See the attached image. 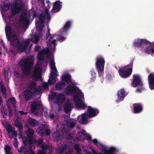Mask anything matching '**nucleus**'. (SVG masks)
Returning a JSON list of instances; mask_svg holds the SVG:
<instances>
[{
    "mask_svg": "<svg viewBox=\"0 0 154 154\" xmlns=\"http://www.w3.org/2000/svg\"><path fill=\"white\" fill-rule=\"evenodd\" d=\"M134 45L135 47L143 48L146 46L145 52L147 54H154V42L151 43L146 39H138L135 41Z\"/></svg>",
    "mask_w": 154,
    "mask_h": 154,
    "instance_id": "f257e3e1",
    "label": "nucleus"
},
{
    "mask_svg": "<svg viewBox=\"0 0 154 154\" xmlns=\"http://www.w3.org/2000/svg\"><path fill=\"white\" fill-rule=\"evenodd\" d=\"M10 42L11 46L16 47L17 50L21 53L27 51V47L30 43V41L28 39L26 40L20 41L17 36Z\"/></svg>",
    "mask_w": 154,
    "mask_h": 154,
    "instance_id": "f03ea898",
    "label": "nucleus"
},
{
    "mask_svg": "<svg viewBox=\"0 0 154 154\" xmlns=\"http://www.w3.org/2000/svg\"><path fill=\"white\" fill-rule=\"evenodd\" d=\"M33 63V60L31 59H26L21 60L20 64L24 74L26 75H29L32 68Z\"/></svg>",
    "mask_w": 154,
    "mask_h": 154,
    "instance_id": "7ed1b4c3",
    "label": "nucleus"
},
{
    "mask_svg": "<svg viewBox=\"0 0 154 154\" xmlns=\"http://www.w3.org/2000/svg\"><path fill=\"white\" fill-rule=\"evenodd\" d=\"M133 63L134 60H132L130 64L119 69V73L122 77L125 78L130 76L132 72Z\"/></svg>",
    "mask_w": 154,
    "mask_h": 154,
    "instance_id": "20e7f679",
    "label": "nucleus"
},
{
    "mask_svg": "<svg viewBox=\"0 0 154 154\" xmlns=\"http://www.w3.org/2000/svg\"><path fill=\"white\" fill-rule=\"evenodd\" d=\"M96 60V68L98 74V76L100 77L104 74L105 61L104 58L102 56L97 57Z\"/></svg>",
    "mask_w": 154,
    "mask_h": 154,
    "instance_id": "39448f33",
    "label": "nucleus"
},
{
    "mask_svg": "<svg viewBox=\"0 0 154 154\" xmlns=\"http://www.w3.org/2000/svg\"><path fill=\"white\" fill-rule=\"evenodd\" d=\"M25 133L26 137L23 136L22 138L23 143L25 147H26L27 146L28 144L32 145L34 131L32 129L29 128L25 131Z\"/></svg>",
    "mask_w": 154,
    "mask_h": 154,
    "instance_id": "423d86ee",
    "label": "nucleus"
},
{
    "mask_svg": "<svg viewBox=\"0 0 154 154\" xmlns=\"http://www.w3.org/2000/svg\"><path fill=\"white\" fill-rule=\"evenodd\" d=\"M42 71V65L39 63H37L34 67L32 78L35 81L41 79Z\"/></svg>",
    "mask_w": 154,
    "mask_h": 154,
    "instance_id": "0eeeda50",
    "label": "nucleus"
},
{
    "mask_svg": "<svg viewBox=\"0 0 154 154\" xmlns=\"http://www.w3.org/2000/svg\"><path fill=\"white\" fill-rule=\"evenodd\" d=\"M23 7L22 2L20 0L15 1L13 5L11 11V14L14 16L19 14L21 11Z\"/></svg>",
    "mask_w": 154,
    "mask_h": 154,
    "instance_id": "6e6552de",
    "label": "nucleus"
},
{
    "mask_svg": "<svg viewBox=\"0 0 154 154\" xmlns=\"http://www.w3.org/2000/svg\"><path fill=\"white\" fill-rule=\"evenodd\" d=\"M37 133L41 136H48L50 134L51 131L48 125H42L38 129Z\"/></svg>",
    "mask_w": 154,
    "mask_h": 154,
    "instance_id": "1a4fd4ad",
    "label": "nucleus"
},
{
    "mask_svg": "<svg viewBox=\"0 0 154 154\" xmlns=\"http://www.w3.org/2000/svg\"><path fill=\"white\" fill-rule=\"evenodd\" d=\"M132 79L131 84L133 87H136L137 86L142 87L143 86V83L139 75L137 74L134 75L133 76Z\"/></svg>",
    "mask_w": 154,
    "mask_h": 154,
    "instance_id": "9d476101",
    "label": "nucleus"
},
{
    "mask_svg": "<svg viewBox=\"0 0 154 154\" xmlns=\"http://www.w3.org/2000/svg\"><path fill=\"white\" fill-rule=\"evenodd\" d=\"M78 88L74 85H70L67 86L64 89L66 94L68 95H72L76 93Z\"/></svg>",
    "mask_w": 154,
    "mask_h": 154,
    "instance_id": "9b49d317",
    "label": "nucleus"
},
{
    "mask_svg": "<svg viewBox=\"0 0 154 154\" xmlns=\"http://www.w3.org/2000/svg\"><path fill=\"white\" fill-rule=\"evenodd\" d=\"M85 112L88 114L89 118L96 116L99 113V110L96 108H93L91 106H88L87 110Z\"/></svg>",
    "mask_w": 154,
    "mask_h": 154,
    "instance_id": "f8f14e48",
    "label": "nucleus"
},
{
    "mask_svg": "<svg viewBox=\"0 0 154 154\" xmlns=\"http://www.w3.org/2000/svg\"><path fill=\"white\" fill-rule=\"evenodd\" d=\"M5 33L8 40L10 42L17 36L15 33L12 34L11 29L9 26L6 28Z\"/></svg>",
    "mask_w": 154,
    "mask_h": 154,
    "instance_id": "ddd939ff",
    "label": "nucleus"
},
{
    "mask_svg": "<svg viewBox=\"0 0 154 154\" xmlns=\"http://www.w3.org/2000/svg\"><path fill=\"white\" fill-rule=\"evenodd\" d=\"M149 87L151 90H154V73H150L148 77Z\"/></svg>",
    "mask_w": 154,
    "mask_h": 154,
    "instance_id": "4468645a",
    "label": "nucleus"
},
{
    "mask_svg": "<svg viewBox=\"0 0 154 154\" xmlns=\"http://www.w3.org/2000/svg\"><path fill=\"white\" fill-rule=\"evenodd\" d=\"M40 105V103L38 101H35L33 102L30 106L32 112L34 113L36 110H38Z\"/></svg>",
    "mask_w": 154,
    "mask_h": 154,
    "instance_id": "2eb2a0df",
    "label": "nucleus"
},
{
    "mask_svg": "<svg viewBox=\"0 0 154 154\" xmlns=\"http://www.w3.org/2000/svg\"><path fill=\"white\" fill-rule=\"evenodd\" d=\"M57 72L53 71L51 72L50 78L48 80L49 84L50 85L53 84L56 82L57 80L56 78L58 75L57 74Z\"/></svg>",
    "mask_w": 154,
    "mask_h": 154,
    "instance_id": "dca6fc26",
    "label": "nucleus"
},
{
    "mask_svg": "<svg viewBox=\"0 0 154 154\" xmlns=\"http://www.w3.org/2000/svg\"><path fill=\"white\" fill-rule=\"evenodd\" d=\"M73 105L72 103L69 101H66L64 105V110L66 113L70 112L72 108Z\"/></svg>",
    "mask_w": 154,
    "mask_h": 154,
    "instance_id": "f3484780",
    "label": "nucleus"
},
{
    "mask_svg": "<svg viewBox=\"0 0 154 154\" xmlns=\"http://www.w3.org/2000/svg\"><path fill=\"white\" fill-rule=\"evenodd\" d=\"M33 94L32 92L27 89L23 91V95L25 100L28 101L31 99Z\"/></svg>",
    "mask_w": 154,
    "mask_h": 154,
    "instance_id": "a211bd4d",
    "label": "nucleus"
},
{
    "mask_svg": "<svg viewBox=\"0 0 154 154\" xmlns=\"http://www.w3.org/2000/svg\"><path fill=\"white\" fill-rule=\"evenodd\" d=\"M133 112L137 114L141 112L143 110L142 105L140 103H134L133 104Z\"/></svg>",
    "mask_w": 154,
    "mask_h": 154,
    "instance_id": "6ab92c4d",
    "label": "nucleus"
},
{
    "mask_svg": "<svg viewBox=\"0 0 154 154\" xmlns=\"http://www.w3.org/2000/svg\"><path fill=\"white\" fill-rule=\"evenodd\" d=\"M61 2L60 1H56L54 4L52 10V12L53 13H56L59 11L61 8V5L60 4Z\"/></svg>",
    "mask_w": 154,
    "mask_h": 154,
    "instance_id": "aec40b11",
    "label": "nucleus"
},
{
    "mask_svg": "<svg viewBox=\"0 0 154 154\" xmlns=\"http://www.w3.org/2000/svg\"><path fill=\"white\" fill-rule=\"evenodd\" d=\"M30 17L29 15H28L26 13H23L20 17V22H25L26 23H28L29 22V20L28 18Z\"/></svg>",
    "mask_w": 154,
    "mask_h": 154,
    "instance_id": "412c9836",
    "label": "nucleus"
},
{
    "mask_svg": "<svg viewBox=\"0 0 154 154\" xmlns=\"http://www.w3.org/2000/svg\"><path fill=\"white\" fill-rule=\"evenodd\" d=\"M28 86L29 90L30 91L34 90L35 92L38 91L37 86L35 82L31 81L29 83Z\"/></svg>",
    "mask_w": 154,
    "mask_h": 154,
    "instance_id": "4be33fe9",
    "label": "nucleus"
},
{
    "mask_svg": "<svg viewBox=\"0 0 154 154\" xmlns=\"http://www.w3.org/2000/svg\"><path fill=\"white\" fill-rule=\"evenodd\" d=\"M117 94L119 100L120 101L123 100L124 98L126 96L125 95V91L124 89L122 88L118 92Z\"/></svg>",
    "mask_w": 154,
    "mask_h": 154,
    "instance_id": "5701e85b",
    "label": "nucleus"
},
{
    "mask_svg": "<svg viewBox=\"0 0 154 154\" xmlns=\"http://www.w3.org/2000/svg\"><path fill=\"white\" fill-rule=\"evenodd\" d=\"M89 117L88 114L86 112H84L82 115L80 122L82 124H86L88 122V118Z\"/></svg>",
    "mask_w": 154,
    "mask_h": 154,
    "instance_id": "b1692460",
    "label": "nucleus"
},
{
    "mask_svg": "<svg viewBox=\"0 0 154 154\" xmlns=\"http://www.w3.org/2000/svg\"><path fill=\"white\" fill-rule=\"evenodd\" d=\"M35 24L37 29L38 31V34L40 36L42 37L43 35L42 34V29L44 26L43 25H42L41 23H40L36 22Z\"/></svg>",
    "mask_w": 154,
    "mask_h": 154,
    "instance_id": "393cba45",
    "label": "nucleus"
},
{
    "mask_svg": "<svg viewBox=\"0 0 154 154\" xmlns=\"http://www.w3.org/2000/svg\"><path fill=\"white\" fill-rule=\"evenodd\" d=\"M82 98H84V94L81 92V93L75 95L73 97V100L75 103V101L80 102L82 101Z\"/></svg>",
    "mask_w": 154,
    "mask_h": 154,
    "instance_id": "a878e982",
    "label": "nucleus"
},
{
    "mask_svg": "<svg viewBox=\"0 0 154 154\" xmlns=\"http://www.w3.org/2000/svg\"><path fill=\"white\" fill-rule=\"evenodd\" d=\"M75 105L77 108L83 109H85L87 106L85 103H83L82 101L80 102L75 101Z\"/></svg>",
    "mask_w": 154,
    "mask_h": 154,
    "instance_id": "bb28decb",
    "label": "nucleus"
},
{
    "mask_svg": "<svg viewBox=\"0 0 154 154\" xmlns=\"http://www.w3.org/2000/svg\"><path fill=\"white\" fill-rule=\"evenodd\" d=\"M65 97L63 94L60 93L57 95V100L58 102L62 103L65 101Z\"/></svg>",
    "mask_w": 154,
    "mask_h": 154,
    "instance_id": "cd10ccee",
    "label": "nucleus"
},
{
    "mask_svg": "<svg viewBox=\"0 0 154 154\" xmlns=\"http://www.w3.org/2000/svg\"><path fill=\"white\" fill-rule=\"evenodd\" d=\"M65 85L66 84L64 82H58L56 84L55 88L56 90H60L64 88Z\"/></svg>",
    "mask_w": 154,
    "mask_h": 154,
    "instance_id": "c85d7f7f",
    "label": "nucleus"
},
{
    "mask_svg": "<svg viewBox=\"0 0 154 154\" xmlns=\"http://www.w3.org/2000/svg\"><path fill=\"white\" fill-rule=\"evenodd\" d=\"M10 4L9 1L6 0L4 2L3 5L2 7V10L5 11H8L10 7Z\"/></svg>",
    "mask_w": 154,
    "mask_h": 154,
    "instance_id": "c756f323",
    "label": "nucleus"
},
{
    "mask_svg": "<svg viewBox=\"0 0 154 154\" xmlns=\"http://www.w3.org/2000/svg\"><path fill=\"white\" fill-rule=\"evenodd\" d=\"M28 122L29 124L32 127L37 126L38 125V123L37 121L32 119H29Z\"/></svg>",
    "mask_w": 154,
    "mask_h": 154,
    "instance_id": "7c9ffc66",
    "label": "nucleus"
},
{
    "mask_svg": "<svg viewBox=\"0 0 154 154\" xmlns=\"http://www.w3.org/2000/svg\"><path fill=\"white\" fill-rule=\"evenodd\" d=\"M46 15L44 13H41L40 14L39 17V21L37 23H41L43 24L45 22V19Z\"/></svg>",
    "mask_w": 154,
    "mask_h": 154,
    "instance_id": "2f4dec72",
    "label": "nucleus"
},
{
    "mask_svg": "<svg viewBox=\"0 0 154 154\" xmlns=\"http://www.w3.org/2000/svg\"><path fill=\"white\" fill-rule=\"evenodd\" d=\"M71 76L69 74L64 75L62 77V80L66 83H69L71 82Z\"/></svg>",
    "mask_w": 154,
    "mask_h": 154,
    "instance_id": "473e14b6",
    "label": "nucleus"
},
{
    "mask_svg": "<svg viewBox=\"0 0 154 154\" xmlns=\"http://www.w3.org/2000/svg\"><path fill=\"white\" fill-rule=\"evenodd\" d=\"M66 125L67 126L72 129L73 128L75 125V124L73 121L67 120L66 121Z\"/></svg>",
    "mask_w": 154,
    "mask_h": 154,
    "instance_id": "72a5a7b5",
    "label": "nucleus"
},
{
    "mask_svg": "<svg viewBox=\"0 0 154 154\" xmlns=\"http://www.w3.org/2000/svg\"><path fill=\"white\" fill-rule=\"evenodd\" d=\"M71 26V22L70 21H68L65 23L63 29L60 30L61 32H62V31L64 30L65 31H67L68 29H69Z\"/></svg>",
    "mask_w": 154,
    "mask_h": 154,
    "instance_id": "f704fd0d",
    "label": "nucleus"
},
{
    "mask_svg": "<svg viewBox=\"0 0 154 154\" xmlns=\"http://www.w3.org/2000/svg\"><path fill=\"white\" fill-rule=\"evenodd\" d=\"M14 125L16 127H17L20 130H22L23 128V127L21 122L18 119H17L15 120Z\"/></svg>",
    "mask_w": 154,
    "mask_h": 154,
    "instance_id": "c9c22d12",
    "label": "nucleus"
},
{
    "mask_svg": "<svg viewBox=\"0 0 154 154\" xmlns=\"http://www.w3.org/2000/svg\"><path fill=\"white\" fill-rule=\"evenodd\" d=\"M50 66L52 70L55 72H57L54 60L51 59L50 62Z\"/></svg>",
    "mask_w": 154,
    "mask_h": 154,
    "instance_id": "e433bc0d",
    "label": "nucleus"
},
{
    "mask_svg": "<svg viewBox=\"0 0 154 154\" xmlns=\"http://www.w3.org/2000/svg\"><path fill=\"white\" fill-rule=\"evenodd\" d=\"M39 36L37 35H34L30 39H29L30 41H31L32 42L35 44H37L38 42L39 41Z\"/></svg>",
    "mask_w": 154,
    "mask_h": 154,
    "instance_id": "4c0bfd02",
    "label": "nucleus"
},
{
    "mask_svg": "<svg viewBox=\"0 0 154 154\" xmlns=\"http://www.w3.org/2000/svg\"><path fill=\"white\" fill-rule=\"evenodd\" d=\"M32 141V144L36 143L38 146H40L43 142V139L42 138L39 139L38 140H33Z\"/></svg>",
    "mask_w": 154,
    "mask_h": 154,
    "instance_id": "58836bf2",
    "label": "nucleus"
},
{
    "mask_svg": "<svg viewBox=\"0 0 154 154\" xmlns=\"http://www.w3.org/2000/svg\"><path fill=\"white\" fill-rule=\"evenodd\" d=\"M91 82H94L96 79V73L95 72L94 69L91 71Z\"/></svg>",
    "mask_w": 154,
    "mask_h": 154,
    "instance_id": "ea45409f",
    "label": "nucleus"
},
{
    "mask_svg": "<svg viewBox=\"0 0 154 154\" xmlns=\"http://www.w3.org/2000/svg\"><path fill=\"white\" fill-rule=\"evenodd\" d=\"M60 132L59 131H56L54 133V135L55 137V139L58 141L61 139V135Z\"/></svg>",
    "mask_w": 154,
    "mask_h": 154,
    "instance_id": "a19ab883",
    "label": "nucleus"
},
{
    "mask_svg": "<svg viewBox=\"0 0 154 154\" xmlns=\"http://www.w3.org/2000/svg\"><path fill=\"white\" fill-rule=\"evenodd\" d=\"M38 60L43 61L44 60V53L42 51H39L38 53Z\"/></svg>",
    "mask_w": 154,
    "mask_h": 154,
    "instance_id": "79ce46f5",
    "label": "nucleus"
},
{
    "mask_svg": "<svg viewBox=\"0 0 154 154\" xmlns=\"http://www.w3.org/2000/svg\"><path fill=\"white\" fill-rule=\"evenodd\" d=\"M1 113L3 118H5L7 115V112L4 106H2Z\"/></svg>",
    "mask_w": 154,
    "mask_h": 154,
    "instance_id": "37998d69",
    "label": "nucleus"
},
{
    "mask_svg": "<svg viewBox=\"0 0 154 154\" xmlns=\"http://www.w3.org/2000/svg\"><path fill=\"white\" fill-rule=\"evenodd\" d=\"M5 153L11 152V147L8 145H5L4 148Z\"/></svg>",
    "mask_w": 154,
    "mask_h": 154,
    "instance_id": "c03bdc74",
    "label": "nucleus"
},
{
    "mask_svg": "<svg viewBox=\"0 0 154 154\" xmlns=\"http://www.w3.org/2000/svg\"><path fill=\"white\" fill-rule=\"evenodd\" d=\"M10 102L12 104H15L16 103V99L14 97L10 98L8 100L7 103Z\"/></svg>",
    "mask_w": 154,
    "mask_h": 154,
    "instance_id": "a18cd8bd",
    "label": "nucleus"
},
{
    "mask_svg": "<svg viewBox=\"0 0 154 154\" xmlns=\"http://www.w3.org/2000/svg\"><path fill=\"white\" fill-rule=\"evenodd\" d=\"M6 129L8 134L11 133L12 131H13L12 127L10 125L7 126V127L6 128Z\"/></svg>",
    "mask_w": 154,
    "mask_h": 154,
    "instance_id": "49530a36",
    "label": "nucleus"
},
{
    "mask_svg": "<svg viewBox=\"0 0 154 154\" xmlns=\"http://www.w3.org/2000/svg\"><path fill=\"white\" fill-rule=\"evenodd\" d=\"M74 148L78 152H80L81 151V149L80 148L79 145L78 144H75Z\"/></svg>",
    "mask_w": 154,
    "mask_h": 154,
    "instance_id": "de8ad7c7",
    "label": "nucleus"
},
{
    "mask_svg": "<svg viewBox=\"0 0 154 154\" xmlns=\"http://www.w3.org/2000/svg\"><path fill=\"white\" fill-rule=\"evenodd\" d=\"M0 90L1 92L2 93V94L6 95V92L5 86H2L1 87Z\"/></svg>",
    "mask_w": 154,
    "mask_h": 154,
    "instance_id": "09e8293b",
    "label": "nucleus"
},
{
    "mask_svg": "<svg viewBox=\"0 0 154 154\" xmlns=\"http://www.w3.org/2000/svg\"><path fill=\"white\" fill-rule=\"evenodd\" d=\"M86 138L87 140L89 141V143H91V142H92L91 136L89 134H86Z\"/></svg>",
    "mask_w": 154,
    "mask_h": 154,
    "instance_id": "8fccbe9b",
    "label": "nucleus"
},
{
    "mask_svg": "<svg viewBox=\"0 0 154 154\" xmlns=\"http://www.w3.org/2000/svg\"><path fill=\"white\" fill-rule=\"evenodd\" d=\"M45 14H46L47 19L49 20L51 19V17L50 13L48 10H46Z\"/></svg>",
    "mask_w": 154,
    "mask_h": 154,
    "instance_id": "3c124183",
    "label": "nucleus"
},
{
    "mask_svg": "<svg viewBox=\"0 0 154 154\" xmlns=\"http://www.w3.org/2000/svg\"><path fill=\"white\" fill-rule=\"evenodd\" d=\"M29 149L27 150V152L31 154H34V152L32 150V145H29Z\"/></svg>",
    "mask_w": 154,
    "mask_h": 154,
    "instance_id": "603ef678",
    "label": "nucleus"
},
{
    "mask_svg": "<svg viewBox=\"0 0 154 154\" xmlns=\"http://www.w3.org/2000/svg\"><path fill=\"white\" fill-rule=\"evenodd\" d=\"M67 146L66 145H64L63 148H61L60 149V153H63L66 149Z\"/></svg>",
    "mask_w": 154,
    "mask_h": 154,
    "instance_id": "864d4df0",
    "label": "nucleus"
},
{
    "mask_svg": "<svg viewBox=\"0 0 154 154\" xmlns=\"http://www.w3.org/2000/svg\"><path fill=\"white\" fill-rule=\"evenodd\" d=\"M42 86L45 90H47L49 88L48 84L47 82H44L42 84Z\"/></svg>",
    "mask_w": 154,
    "mask_h": 154,
    "instance_id": "5fc2aeb1",
    "label": "nucleus"
},
{
    "mask_svg": "<svg viewBox=\"0 0 154 154\" xmlns=\"http://www.w3.org/2000/svg\"><path fill=\"white\" fill-rule=\"evenodd\" d=\"M57 40L59 41H63L65 40L66 38L63 36H59L57 38Z\"/></svg>",
    "mask_w": 154,
    "mask_h": 154,
    "instance_id": "6e6d98bb",
    "label": "nucleus"
},
{
    "mask_svg": "<svg viewBox=\"0 0 154 154\" xmlns=\"http://www.w3.org/2000/svg\"><path fill=\"white\" fill-rule=\"evenodd\" d=\"M11 133L12 134V135L9 136L10 138H12L13 137V135L15 137H16L17 135V132L14 131L13 130V131H12Z\"/></svg>",
    "mask_w": 154,
    "mask_h": 154,
    "instance_id": "4d7b16f0",
    "label": "nucleus"
},
{
    "mask_svg": "<svg viewBox=\"0 0 154 154\" xmlns=\"http://www.w3.org/2000/svg\"><path fill=\"white\" fill-rule=\"evenodd\" d=\"M24 149V147L23 146H22L20 149H18V152L19 153H21L23 152Z\"/></svg>",
    "mask_w": 154,
    "mask_h": 154,
    "instance_id": "13d9d810",
    "label": "nucleus"
},
{
    "mask_svg": "<svg viewBox=\"0 0 154 154\" xmlns=\"http://www.w3.org/2000/svg\"><path fill=\"white\" fill-rule=\"evenodd\" d=\"M85 131L84 130H83L81 133H79L77 134V136H79L80 135V134H81L82 135H83L85 134Z\"/></svg>",
    "mask_w": 154,
    "mask_h": 154,
    "instance_id": "bf43d9fd",
    "label": "nucleus"
},
{
    "mask_svg": "<svg viewBox=\"0 0 154 154\" xmlns=\"http://www.w3.org/2000/svg\"><path fill=\"white\" fill-rule=\"evenodd\" d=\"M40 48V46L38 45H37L35 46V48L34 51H37Z\"/></svg>",
    "mask_w": 154,
    "mask_h": 154,
    "instance_id": "052dcab7",
    "label": "nucleus"
},
{
    "mask_svg": "<svg viewBox=\"0 0 154 154\" xmlns=\"http://www.w3.org/2000/svg\"><path fill=\"white\" fill-rule=\"evenodd\" d=\"M19 112L20 113L21 115L23 116V115H25L27 114V112H24L23 110L20 111Z\"/></svg>",
    "mask_w": 154,
    "mask_h": 154,
    "instance_id": "680f3d73",
    "label": "nucleus"
},
{
    "mask_svg": "<svg viewBox=\"0 0 154 154\" xmlns=\"http://www.w3.org/2000/svg\"><path fill=\"white\" fill-rule=\"evenodd\" d=\"M9 116L11 117L12 116V110L11 109H10L9 110Z\"/></svg>",
    "mask_w": 154,
    "mask_h": 154,
    "instance_id": "e2e57ef3",
    "label": "nucleus"
},
{
    "mask_svg": "<svg viewBox=\"0 0 154 154\" xmlns=\"http://www.w3.org/2000/svg\"><path fill=\"white\" fill-rule=\"evenodd\" d=\"M41 148L43 149H45L47 148V146L43 144H42L40 146Z\"/></svg>",
    "mask_w": 154,
    "mask_h": 154,
    "instance_id": "0e129e2a",
    "label": "nucleus"
},
{
    "mask_svg": "<svg viewBox=\"0 0 154 154\" xmlns=\"http://www.w3.org/2000/svg\"><path fill=\"white\" fill-rule=\"evenodd\" d=\"M30 11H32L33 13V14H32V17L33 18L36 17H37V14H36L34 12V11H33V10H31L30 11Z\"/></svg>",
    "mask_w": 154,
    "mask_h": 154,
    "instance_id": "69168bd1",
    "label": "nucleus"
},
{
    "mask_svg": "<svg viewBox=\"0 0 154 154\" xmlns=\"http://www.w3.org/2000/svg\"><path fill=\"white\" fill-rule=\"evenodd\" d=\"M2 123L5 128L7 127V126H8L10 125L9 123L6 122H5V124L3 123Z\"/></svg>",
    "mask_w": 154,
    "mask_h": 154,
    "instance_id": "338daca9",
    "label": "nucleus"
},
{
    "mask_svg": "<svg viewBox=\"0 0 154 154\" xmlns=\"http://www.w3.org/2000/svg\"><path fill=\"white\" fill-rule=\"evenodd\" d=\"M37 154H45V153L43 151L39 150L38 151Z\"/></svg>",
    "mask_w": 154,
    "mask_h": 154,
    "instance_id": "774afa93",
    "label": "nucleus"
}]
</instances>
